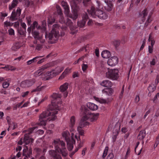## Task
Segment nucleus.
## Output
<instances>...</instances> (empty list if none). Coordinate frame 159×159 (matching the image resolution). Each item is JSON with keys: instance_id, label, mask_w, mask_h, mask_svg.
Returning a JSON list of instances; mask_svg holds the SVG:
<instances>
[{"instance_id": "nucleus-47", "label": "nucleus", "mask_w": 159, "mask_h": 159, "mask_svg": "<svg viewBox=\"0 0 159 159\" xmlns=\"http://www.w3.org/2000/svg\"><path fill=\"white\" fill-rule=\"evenodd\" d=\"M56 69L57 71V73L58 74L63 71L64 69V67H57L56 68Z\"/></svg>"}, {"instance_id": "nucleus-59", "label": "nucleus", "mask_w": 159, "mask_h": 159, "mask_svg": "<svg viewBox=\"0 0 159 159\" xmlns=\"http://www.w3.org/2000/svg\"><path fill=\"white\" fill-rule=\"evenodd\" d=\"M114 157L113 154L112 153H111L108 155L107 159H113L114 158Z\"/></svg>"}, {"instance_id": "nucleus-31", "label": "nucleus", "mask_w": 159, "mask_h": 159, "mask_svg": "<svg viewBox=\"0 0 159 159\" xmlns=\"http://www.w3.org/2000/svg\"><path fill=\"white\" fill-rule=\"evenodd\" d=\"M98 101L101 103H108L109 102L108 98L106 99L103 98H98Z\"/></svg>"}, {"instance_id": "nucleus-27", "label": "nucleus", "mask_w": 159, "mask_h": 159, "mask_svg": "<svg viewBox=\"0 0 159 159\" xmlns=\"http://www.w3.org/2000/svg\"><path fill=\"white\" fill-rule=\"evenodd\" d=\"M18 33L20 35H25L26 33V29H23L22 27L18 28Z\"/></svg>"}, {"instance_id": "nucleus-12", "label": "nucleus", "mask_w": 159, "mask_h": 159, "mask_svg": "<svg viewBox=\"0 0 159 159\" xmlns=\"http://www.w3.org/2000/svg\"><path fill=\"white\" fill-rule=\"evenodd\" d=\"M48 67L47 65L42 66L39 70L34 73V75L36 76H38L42 74L43 73V71L48 68Z\"/></svg>"}, {"instance_id": "nucleus-62", "label": "nucleus", "mask_w": 159, "mask_h": 159, "mask_svg": "<svg viewBox=\"0 0 159 159\" xmlns=\"http://www.w3.org/2000/svg\"><path fill=\"white\" fill-rule=\"evenodd\" d=\"M6 119L7 120V123H8V124L9 125H11V123L12 122H11V121L10 120H11L10 119V117L9 116H7L6 117Z\"/></svg>"}, {"instance_id": "nucleus-44", "label": "nucleus", "mask_w": 159, "mask_h": 159, "mask_svg": "<svg viewBox=\"0 0 159 159\" xmlns=\"http://www.w3.org/2000/svg\"><path fill=\"white\" fill-rule=\"evenodd\" d=\"M10 85V84L9 82H7L5 81L2 84V86L3 88L6 89Z\"/></svg>"}, {"instance_id": "nucleus-37", "label": "nucleus", "mask_w": 159, "mask_h": 159, "mask_svg": "<svg viewBox=\"0 0 159 159\" xmlns=\"http://www.w3.org/2000/svg\"><path fill=\"white\" fill-rule=\"evenodd\" d=\"M52 96L54 100L56 99L57 98H60L61 97L60 94L56 93H53Z\"/></svg>"}, {"instance_id": "nucleus-45", "label": "nucleus", "mask_w": 159, "mask_h": 159, "mask_svg": "<svg viewBox=\"0 0 159 159\" xmlns=\"http://www.w3.org/2000/svg\"><path fill=\"white\" fill-rule=\"evenodd\" d=\"M70 18H72L74 20L76 19L78 17V14L77 12L75 11L73 15H71L69 16Z\"/></svg>"}, {"instance_id": "nucleus-10", "label": "nucleus", "mask_w": 159, "mask_h": 159, "mask_svg": "<svg viewBox=\"0 0 159 159\" xmlns=\"http://www.w3.org/2000/svg\"><path fill=\"white\" fill-rule=\"evenodd\" d=\"M118 62V58L116 57H111L107 61L108 65L111 66H113L117 64Z\"/></svg>"}, {"instance_id": "nucleus-7", "label": "nucleus", "mask_w": 159, "mask_h": 159, "mask_svg": "<svg viewBox=\"0 0 159 159\" xmlns=\"http://www.w3.org/2000/svg\"><path fill=\"white\" fill-rule=\"evenodd\" d=\"M37 127H33L32 128H30L28 130V133L25 134L24 137L23 139V143L26 145L30 143H32L34 140L33 139L30 138L29 135L31 134L33 130L36 128Z\"/></svg>"}, {"instance_id": "nucleus-32", "label": "nucleus", "mask_w": 159, "mask_h": 159, "mask_svg": "<svg viewBox=\"0 0 159 159\" xmlns=\"http://www.w3.org/2000/svg\"><path fill=\"white\" fill-rule=\"evenodd\" d=\"M38 24L37 22L36 21H34L32 25H31L32 27V30L34 29L35 27L38 29H40L41 27L39 26H38Z\"/></svg>"}, {"instance_id": "nucleus-28", "label": "nucleus", "mask_w": 159, "mask_h": 159, "mask_svg": "<svg viewBox=\"0 0 159 159\" xmlns=\"http://www.w3.org/2000/svg\"><path fill=\"white\" fill-rule=\"evenodd\" d=\"M34 38L36 40L40 39L41 37L39 35V33L37 31H34L32 32Z\"/></svg>"}, {"instance_id": "nucleus-42", "label": "nucleus", "mask_w": 159, "mask_h": 159, "mask_svg": "<svg viewBox=\"0 0 159 159\" xmlns=\"http://www.w3.org/2000/svg\"><path fill=\"white\" fill-rule=\"evenodd\" d=\"M18 17V15H16V12L15 10H14L12 13L11 18H12L13 19H17Z\"/></svg>"}, {"instance_id": "nucleus-52", "label": "nucleus", "mask_w": 159, "mask_h": 159, "mask_svg": "<svg viewBox=\"0 0 159 159\" xmlns=\"http://www.w3.org/2000/svg\"><path fill=\"white\" fill-rule=\"evenodd\" d=\"M55 19L54 18H51V19H49L48 21V24H49L52 25L55 22Z\"/></svg>"}, {"instance_id": "nucleus-63", "label": "nucleus", "mask_w": 159, "mask_h": 159, "mask_svg": "<svg viewBox=\"0 0 159 159\" xmlns=\"http://www.w3.org/2000/svg\"><path fill=\"white\" fill-rule=\"evenodd\" d=\"M54 159H62L61 155L58 153L53 158Z\"/></svg>"}, {"instance_id": "nucleus-3", "label": "nucleus", "mask_w": 159, "mask_h": 159, "mask_svg": "<svg viewBox=\"0 0 159 159\" xmlns=\"http://www.w3.org/2000/svg\"><path fill=\"white\" fill-rule=\"evenodd\" d=\"M52 144L58 152H60L63 157L67 156L68 153L65 148V143L59 139H56L54 140Z\"/></svg>"}, {"instance_id": "nucleus-35", "label": "nucleus", "mask_w": 159, "mask_h": 159, "mask_svg": "<svg viewBox=\"0 0 159 159\" xmlns=\"http://www.w3.org/2000/svg\"><path fill=\"white\" fill-rule=\"evenodd\" d=\"M70 127H73L75 124V118L74 116H72L70 119Z\"/></svg>"}, {"instance_id": "nucleus-53", "label": "nucleus", "mask_w": 159, "mask_h": 159, "mask_svg": "<svg viewBox=\"0 0 159 159\" xmlns=\"http://www.w3.org/2000/svg\"><path fill=\"white\" fill-rule=\"evenodd\" d=\"M27 23L28 25H30L31 23V19L30 17H28L26 18Z\"/></svg>"}, {"instance_id": "nucleus-20", "label": "nucleus", "mask_w": 159, "mask_h": 159, "mask_svg": "<svg viewBox=\"0 0 159 159\" xmlns=\"http://www.w3.org/2000/svg\"><path fill=\"white\" fill-rule=\"evenodd\" d=\"M113 92V90L111 88L106 89L102 90L103 93L108 95H111Z\"/></svg>"}, {"instance_id": "nucleus-13", "label": "nucleus", "mask_w": 159, "mask_h": 159, "mask_svg": "<svg viewBox=\"0 0 159 159\" xmlns=\"http://www.w3.org/2000/svg\"><path fill=\"white\" fill-rule=\"evenodd\" d=\"M104 2L106 4V5L104 7L105 9L108 11H111L113 6V4L108 0H105Z\"/></svg>"}, {"instance_id": "nucleus-56", "label": "nucleus", "mask_w": 159, "mask_h": 159, "mask_svg": "<svg viewBox=\"0 0 159 159\" xmlns=\"http://www.w3.org/2000/svg\"><path fill=\"white\" fill-rule=\"evenodd\" d=\"M59 22L61 24L65 23V20L63 16H60V18L59 19Z\"/></svg>"}, {"instance_id": "nucleus-60", "label": "nucleus", "mask_w": 159, "mask_h": 159, "mask_svg": "<svg viewBox=\"0 0 159 159\" xmlns=\"http://www.w3.org/2000/svg\"><path fill=\"white\" fill-rule=\"evenodd\" d=\"M156 61H156V59H155V58H153L152 59V61L150 62V65L151 66L155 65L156 63Z\"/></svg>"}, {"instance_id": "nucleus-55", "label": "nucleus", "mask_w": 159, "mask_h": 159, "mask_svg": "<svg viewBox=\"0 0 159 159\" xmlns=\"http://www.w3.org/2000/svg\"><path fill=\"white\" fill-rule=\"evenodd\" d=\"M7 70H14L16 69L15 67L10 65H7Z\"/></svg>"}, {"instance_id": "nucleus-57", "label": "nucleus", "mask_w": 159, "mask_h": 159, "mask_svg": "<svg viewBox=\"0 0 159 159\" xmlns=\"http://www.w3.org/2000/svg\"><path fill=\"white\" fill-rule=\"evenodd\" d=\"M21 10L18 7L16 10V15H18V16H20L21 13Z\"/></svg>"}, {"instance_id": "nucleus-34", "label": "nucleus", "mask_w": 159, "mask_h": 159, "mask_svg": "<svg viewBox=\"0 0 159 159\" xmlns=\"http://www.w3.org/2000/svg\"><path fill=\"white\" fill-rule=\"evenodd\" d=\"M68 70H69L67 69H65L64 71L62 73L61 75L59 77V79H63L68 73Z\"/></svg>"}, {"instance_id": "nucleus-54", "label": "nucleus", "mask_w": 159, "mask_h": 159, "mask_svg": "<svg viewBox=\"0 0 159 159\" xmlns=\"http://www.w3.org/2000/svg\"><path fill=\"white\" fill-rule=\"evenodd\" d=\"M82 70L83 71H85L88 67V66L87 64H83L82 65Z\"/></svg>"}, {"instance_id": "nucleus-2", "label": "nucleus", "mask_w": 159, "mask_h": 159, "mask_svg": "<svg viewBox=\"0 0 159 159\" xmlns=\"http://www.w3.org/2000/svg\"><path fill=\"white\" fill-rule=\"evenodd\" d=\"M60 27L58 24H55L53 25L52 29L50 33L48 34L46 33L45 37L46 38L48 37V42L49 43H54L58 40L60 36L58 30Z\"/></svg>"}, {"instance_id": "nucleus-17", "label": "nucleus", "mask_w": 159, "mask_h": 159, "mask_svg": "<svg viewBox=\"0 0 159 159\" xmlns=\"http://www.w3.org/2000/svg\"><path fill=\"white\" fill-rule=\"evenodd\" d=\"M146 135V132L145 130L140 131L138 135L137 139L139 140H142Z\"/></svg>"}, {"instance_id": "nucleus-61", "label": "nucleus", "mask_w": 159, "mask_h": 159, "mask_svg": "<svg viewBox=\"0 0 159 159\" xmlns=\"http://www.w3.org/2000/svg\"><path fill=\"white\" fill-rule=\"evenodd\" d=\"M42 48V45L40 44H37L36 47V49L38 50H40Z\"/></svg>"}, {"instance_id": "nucleus-9", "label": "nucleus", "mask_w": 159, "mask_h": 159, "mask_svg": "<svg viewBox=\"0 0 159 159\" xmlns=\"http://www.w3.org/2000/svg\"><path fill=\"white\" fill-rule=\"evenodd\" d=\"M57 71L55 70H52L51 71H48L46 73L44 74V75L45 76L44 78V80H48L52 79L53 77L58 75L57 73Z\"/></svg>"}, {"instance_id": "nucleus-58", "label": "nucleus", "mask_w": 159, "mask_h": 159, "mask_svg": "<svg viewBox=\"0 0 159 159\" xmlns=\"http://www.w3.org/2000/svg\"><path fill=\"white\" fill-rule=\"evenodd\" d=\"M145 43H146V39H144L143 41L142 44L140 48V51L142 50L143 49L144 47L145 46Z\"/></svg>"}, {"instance_id": "nucleus-51", "label": "nucleus", "mask_w": 159, "mask_h": 159, "mask_svg": "<svg viewBox=\"0 0 159 159\" xmlns=\"http://www.w3.org/2000/svg\"><path fill=\"white\" fill-rule=\"evenodd\" d=\"M89 45L87 44L84 47H83L81 49H80L79 51V52H80L81 51H83L84 49L85 50V51H87L89 50Z\"/></svg>"}, {"instance_id": "nucleus-1", "label": "nucleus", "mask_w": 159, "mask_h": 159, "mask_svg": "<svg viewBox=\"0 0 159 159\" xmlns=\"http://www.w3.org/2000/svg\"><path fill=\"white\" fill-rule=\"evenodd\" d=\"M60 109L55 102H52V104L49 106L48 109L39 115L38 125H45L48 120L49 121L55 120L57 118L56 114L58 113L57 110Z\"/></svg>"}, {"instance_id": "nucleus-8", "label": "nucleus", "mask_w": 159, "mask_h": 159, "mask_svg": "<svg viewBox=\"0 0 159 159\" xmlns=\"http://www.w3.org/2000/svg\"><path fill=\"white\" fill-rule=\"evenodd\" d=\"M35 82V80L34 79L26 80L21 82L20 86L23 88L29 87L32 85Z\"/></svg>"}, {"instance_id": "nucleus-40", "label": "nucleus", "mask_w": 159, "mask_h": 159, "mask_svg": "<svg viewBox=\"0 0 159 159\" xmlns=\"http://www.w3.org/2000/svg\"><path fill=\"white\" fill-rule=\"evenodd\" d=\"M56 8L57 9V13L60 16H61L62 15V11L61 9L59 6H57Z\"/></svg>"}, {"instance_id": "nucleus-48", "label": "nucleus", "mask_w": 159, "mask_h": 159, "mask_svg": "<svg viewBox=\"0 0 159 159\" xmlns=\"http://www.w3.org/2000/svg\"><path fill=\"white\" fill-rule=\"evenodd\" d=\"M113 44L117 48L120 45V41L115 40L113 42Z\"/></svg>"}, {"instance_id": "nucleus-15", "label": "nucleus", "mask_w": 159, "mask_h": 159, "mask_svg": "<svg viewBox=\"0 0 159 159\" xmlns=\"http://www.w3.org/2000/svg\"><path fill=\"white\" fill-rule=\"evenodd\" d=\"M61 4L65 10V13L66 15H68L69 11V7L67 3L64 1H62Z\"/></svg>"}, {"instance_id": "nucleus-46", "label": "nucleus", "mask_w": 159, "mask_h": 159, "mask_svg": "<svg viewBox=\"0 0 159 159\" xmlns=\"http://www.w3.org/2000/svg\"><path fill=\"white\" fill-rule=\"evenodd\" d=\"M28 148L27 146H25V148L23 150V155L25 156V157L27 156V153L28 152Z\"/></svg>"}, {"instance_id": "nucleus-26", "label": "nucleus", "mask_w": 159, "mask_h": 159, "mask_svg": "<svg viewBox=\"0 0 159 159\" xmlns=\"http://www.w3.org/2000/svg\"><path fill=\"white\" fill-rule=\"evenodd\" d=\"M43 56H38L36 57L33 58V59L30 60L28 61L27 62V64L28 65H29L31 64L32 63L36 62L37 60H36L37 59L41 57H43Z\"/></svg>"}, {"instance_id": "nucleus-50", "label": "nucleus", "mask_w": 159, "mask_h": 159, "mask_svg": "<svg viewBox=\"0 0 159 159\" xmlns=\"http://www.w3.org/2000/svg\"><path fill=\"white\" fill-rule=\"evenodd\" d=\"M8 32L9 35H14V31L12 28H10L8 30Z\"/></svg>"}, {"instance_id": "nucleus-36", "label": "nucleus", "mask_w": 159, "mask_h": 159, "mask_svg": "<svg viewBox=\"0 0 159 159\" xmlns=\"http://www.w3.org/2000/svg\"><path fill=\"white\" fill-rule=\"evenodd\" d=\"M20 48V46L17 43H16L13 45L11 48V49L12 51H16Z\"/></svg>"}, {"instance_id": "nucleus-38", "label": "nucleus", "mask_w": 159, "mask_h": 159, "mask_svg": "<svg viewBox=\"0 0 159 159\" xmlns=\"http://www.w3.org/2000/svg\"><path fill=\"white\" fill-rule=\"evenodd\" d=\"M86 23V21L82 20V21H79L77 22L78 26L81 28L83 27L84 25Z\"/></svg>"}, {"instance_id": "nucleus-23", "label": "nucleus", "mask_w": 159, "mask_h": 159, "mask_svg": "<svg viewBox=\"0 0 159 159\" xmlns=\"http://www.w3.org/2000/svg\"><path fill=\"white\" fill-rule=\"evenodd\" d=\"M18 3V1H17V0H13L11 4L9 5V9L10 10L12 9L13 8L16 7Z\"/></svg>"}, {"instance_id": "nucleus-19", "label": "nucleus", "mask_w": 159, "mask_h": 159, "mask_svg": "<svg viewBox=\"0 0 159 159\" xmlns=\"http://www.w3.org/2000/svg\"><path fill=\"white\" fill-rule=\"evenodd\" d=\"M87 107L91 110H96L98 109V106L92 103H89L87 104Z\"/></svg>"}, {"instance_id": "nucleus-64", "label": "nucleus", "mask_w": 159, "mask_h": 159, "mask_svg": "<svg viewBox=\"0 0 159 159\" xmlns=\"http://www.w3.org/2000/svg\"><path fill=\"white\" fill-rule=\"evenodd\" d=\"M159 82V76L157 75L155 80V84L157 85Z\"/></svg>"}, {"instance_id": "nucleus-6", "label": "nucleus", "mask_w": 159, "mask_h": 159, "mask_svg": "<svg viewBox=\"0 0 159 159\" xmlns=\"http://www.w3.org/2000/svg\"><path fill=\"white\" fill-rule=\"evenodd\" d=\"M118 72L119 71L117 69L109 70L106 72V76L113 80H117L119 77Z\"/></svg>"}, {"instance_id": "nucleus-14", "label": "nucleus", "mask_w": 159, "mask_h": 159, "mask_svg": "<svg viewBox=\"0 0 159 159\" xmlns=\"http://www.w3.org/2000/svg\"><path fill=\"white\" fill-rule=\"evenodd\" d=\"M148 11L147 8L145 9L140 14V16L142 17V21L143 22L145 21L146 19V17L148 15Z\"/></svg>"}, {"instance_id": "nucleus-22", "label": "nucleus", "mask_w": 159, "mask_h": 159, "mask_svg": "<svg viewBox=\"0 0 159 159\" xmlns=\"http://www.w3.org/2000/svg\"><path fill=\"white\" fill-rule=\"evenodd\" d=\"M152 14V13H150L148 15L147 19L145 23L144 26L145 27H147L148 25L152 21V19L151 18Z\"/></svg>"}, {"instance_id": "nucleus-33", "label": "nucleus", "mask_w": 159, "mask_h": 159, "mask_svg": "<svg viewBox=\"0 0 159 159\" xmlns=\"http://www.w3.org/2000/svg\"><path fill=\"white\" fill-rule=\"evenodd\" d=\"M68 70H69L67 69H65L64 71L62 73L61 75L59 77V79H63L68 73Z\"/></svg>"}, {"instance_id": "nucleus-49", "label": "nucleus", "mask_w": 159, "mask_h": 159, "mask_svg": "<svg viewBox=\"0 0 159 159\" xmlns=\"http://www.w3.org/2000/svg\"><path fill=\"white\" fill-rule=\"evenodd\" d=\"M17 125L16 123L12 122L11 124L10 125H9V127H12V129H14L15 128L17 127Z\"/></svg>"}, {"instance_id": "nucleus-30", "label": "nucleus", "mask_w": 159, "mask_h": 159, "mask_svg": "<svg viewBox=\"0 0 159 159\" xmlns=\"http://www.w3.org/2000/svg\"><path fill=\"white\" fill-rule=\"evenodd\" d=\"M57 151L56 150H51L49 151V154L51 157H52L53 158L57 154Z\"/></svg>"}, {"instance_id": "nucleus-21", "label": "nucleus", "mask_w": 159, "mask_h": 159, "mask_svg": "<svg viewBox=\"0 0 159 159\" xmlns=\"http://www.w3.org/2000/svg\"><path fill=\"white\" fill-rule=\"evenodd\" d=\"M68 84L67 83H64L60 86V90L61 92H63L66 90L68 88Z\"/></svg>"}, {"instance_id": "nucleus-24", "label": "nucleus", "mask_w": 159, "mask_h": 159, "mask_svg": "<svg viewBox=\"0 0 159 159\" xmlns=\"http://www.w3.org/2000/svg\"><path fill=\"white\" fill-rule=\"evenodd\" d=\"M156 86L155 84H150L148 87V90L150 93H152L153 92L156 88Z\"/></svg>"}, {"instance_id": "nucleus-41", "label": "nucleus", "mask_w": 159, "mask_h": 159, "mask_svg": "<svg viewBox=\"0 0 159 159\" xmlns=\"http://www.w3.org/2000/svg\"><path fill=\"white\" fill-rule=\"evenodd\" d=\"M82 20L86 21L88 19V15L87 13H85L82 15Z\"/></svg>"}, {"instance_id": "nucleus-5", "label": "nucleus", "mask_w": 159, "mask_h": 159, "mask_svg": "<svg viewBox=\"0 0 159 159\" xmlns=\"http://www.w3.org/2000/svg\"><path fill=\"white\" fill-rule=\"evenodd\" d=\"M81 113L82 115H84L85 116L86 119L89 120L91 122L97 120L99 116V113H91L89 110L86 108L82 109Z\"/></svg>"}, {"instance_id": "nucleus-4", "label": "nucleus", "mask_w": 159, "mask_h": 159, "mask_svg": "<svg viewBox=\"0 0 159 159\" xmlns=\"http://www.w3.org/2000/svg\"><path fill=\"white\" fill-rule=\"evenodd\" d=\"M89 14L93 17L105 20L108 17V14L103 11L96 8L93 7H91L90 10H88Z\"/></svg>"}, {"instance_id": "nucleus-39", "label": "nucleus", "mask_w": 159, "mask_h": 159, "mask_svg": "<svg viewBox=\"0 0 159 159\" xmlns=\"http://www.w3.org/2000/svg\"><path fill=\"white\" fill-rule=\"evenodd\" d=\"M109 148L107 146L105 147L104 150V151L102 155V157L103 158H104L107 155Z\"/></svg>"}, {"instance_id": "nucleus-11", "label": "nucleus", "mask_w": 159, "mask_h": 159, "mask_svg": "<svg viewBox=\"0 0 159 159\" xmlns=\"http://www.w3.org/2000/svg\"><path fill=\"white\" fill-rule=\"evenodd\" d=\"M83 117H82L81 120L79 123V126L78 127L80 128H83L86 125H89V123L86 121L88 120L86 119V117L84 115H82Z\"/></svg>"}, {"instance_id": "nucleus-29", "label": "nucleus", "mask_w": 159, "mask_h": 159, "mask_svg": "<svg viewBox=\"0 0 159 159\" xmlns=\"http://www.w3.org/2000/svg\"><path fill=\"white\" fill-rule=\"evenodd\" d=\"M66 142L67 146V148L68 150L69 151L71 150L73 148V146L72 143L70 141V140L69 141L67 140Z\"/></svg>"}, {"instance_id": "nucleus-16", "label": "nucleus", "mask_w": 159, "mask_h": 159, "mask_svg": "<svg viewBox=\"0 0 159 159\" xmlns=\"http://www.w3.org/2000/svg\"><path fill=\"white\" fill-rule=\"evenodd\" d=\"M100 84L103 86L108 88L111 87L112 85L111 82L108 80H106L103 81Z\"/></svg>"}, {"instance_id": "nucleus-18", "label": "nucleus", "mask_w": 159, "mask_h": 159, "mask_svg": "<svg viewBox=\"0 0 159 159\" xmlns=\"http://www.w3.org/2000/svg\"><path fill=\"white\" fill-rule=\"evenodd\" d=\"M101 55L103 58L107 59L109 58L111 56V54L109 51L105 50L102 52Z\"/></svg>"}, {"instance_id": "nucleus-25", "label": "nucleus", "mask_w": 159, "mask_h": 159, "mask_svg": "<svg viewBox=\"0 0 159 159\" xmlns=\"http://www.w3.org/2000/svg\"><path fill=\"white\" fill-rule=\"evenodd\" d=\"M70 135V133L68 131H65L62 134V136L63 137L65 138L66 141H67V140H68V141L70 140L69 137Z\"/></svg>"}, {"instance_id": "nucleus-43", "label": "nucleus", "mask_w": 159, "mask_h": 159, "mask_svg": "<svg viewBox=\"0 0 159 159\" xmlns=\"http://www.w3.org/2000/svg\"><path fill=\"white\" fill-rule=\"evenodd\" d=\"M82 128L80 127L77 128V130L79 132V134L80 135H84V132L83 130L82 129Z\"/></svg>"}]
</instances>
